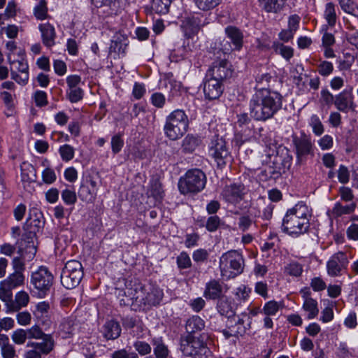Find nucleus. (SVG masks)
I'll list each match as a JSON object with an SVG mask.
<instances>
[{
  "instance_id": "obj_1",
  "label": "nucleus",
  "mask_w": 358,
  "mask_h": 358,
  "mask_svg": "<svg viewBox=\"0 0 358 358\" xmlns=\"http://www.w3.org/2000/svg\"><path fill=\"white\" fill-rule=\"evenodd\" d=\"M250 115L257 121L272 118L282 106V96L264 87L257 90L250 101Z\"/></svg>"
},
{
  "instance_id": "obj_2",
  "label": "nucleus",
  "mask_w": 358,
  "mask_h": 358,
  "mask_svg": "<svg viewBox=\"0 0 358 358\" xmlns=\"http://www.w3.org/2000/svg\"><path fill=\"white\" fill-rule=\"evenodd\" d=\"M311 216L308 206L303 202L297 203L287 210L283 220V231L291 236H299L307 231L309 228V220Z\"/></svg>"
},
{
  "instance_id": "obj_3",
  "label": "nucleus",
  "mask_w": 358,
  "mask_h": 358,
  "mask_svg": "<svg viewBox=\"0 0 358 358\" xmlns=\"http://www.w3.org/2000/svg\"><path fill=\"white\" fill-rule=\"evenodd\" d=\"M128 296L120 299V305L129 306L131 302L143 303L145 306H156L162 301L164 293L157 285L148 283L135 284L133 287L127 289Z\"/></svg>"
},
{
  "instance_id": "obj_4",
  "label": "nucleus",
  "mask_w": 358,
  "mask_h": 358,
  "mask_svg": "<svg viewBox=\"0 0 358 358\" xmlns=\"http://www.w3.org/2000/svg\"><path fill=\"white\" fill-rule=\"evenodd\" d=\"M188 126L189 119L185 111L176 109L166 116L163 129L169 139L176 141L187 132Z\"/></svg>"
},
{
  "instance_id": "obj_5",
  "label": "nucleus",
  "mask_w": 358,
  "mask_h": 358,
  "mask_svg": "<svg viewBox=\"0 0 358 358\" xmlns=\"http://www.w3.org/2000/svg\"><path fill=\"white\" fill-rule=\"evenodd\" d=\"M219 267L224 280L240 275L244 268V259L241 252L232 250L223 253L220 257Z\"/></svg>"
},
{
  "instance_id": "obj_6",
  "label": "nucleus",
  "mask_w": 358,
  "mask_h": 358,
  "mask_svg": "<svg viewBox=\"0 0 358 358\" xmlns=\"http://www.w3.org/2000/svg\"><path fill=\"white\" fill-rule=\"evenodd\" d=\"M205 173L198 169H191L181 176L178 181V189L182 194H196L206 186Z\"/></svg>"
},
{
  "instance_id": "obj_7",
  "label": "nucleus",
  "mask_w": 358,
  "mask_h": 358,
  "mask_svg": "<svg viewBox=\"0 0 358 358\" xmlns=\"http://www.w3.org/2000/svg\"><path fill=\"white\" fill-rule=\"evenodd\" d=\"M180 349L184 355L194 358L206 357L210 352L201 336L187 334L181 338Z\"/></svg>"
},
{
  "instance_id": "obj_8",
  "label": "nucleus",
  "mask_w": 358,
  "mask_h": 358,
  "mask_svg": "<svg viewBox=\"0 0 358 358\" xmlns=\"http://www.w3.org/2000/svg\"><path fill=\"white\" fill-rule=\"evenodd\" d=\"M83 277V266L76 260L66 263L61 274V283L66 289H73L78 286Z\"/></svg>"
},
{
  "instance_id": "obj_9",
  "label": "nucleus",
  "mask_w": 358,
  "mask_h": 358,
  "mask_svg": "<svg viewBox=\"0 0 358 358\" xmlns=\"http://www.w3.org/2000/svg\"><path fill=\"white\" fill-rule=\"evenodd\" d=\"M54 277L47 267L41 266L33 271L30 277V283L37 290L40 297H43L53 285Z\"/></svg>"
},
{
  "instance_id": "obj_10",
  "label": "nucleus",
  "mask_w": 358,
  "mask_h": 358,
  "mask_svg": "<svg viewBox=\"0 0 358 358\" xmlns=\"http://www.w3.org/2000/svg\"><path fill=\"white\" fill-rule=\"evenodd\" d=\"M20 59H11V54L8 53L7 58L10 65V75L12 79L21 85H25L29 80V66L24 59V52L20 50L18 53Z\"/></svg>"
},
{
  "instance_id": "obj_11",
  "label": "nucleus",
  "mask_w": 358,
  "mask_h": 358,
  "mask_svg": "<svg viewBox=\"0 0 358 358\" xmlns=\"http://www.w3.org/2000/svg\"><path fill=\"white\" fill-rule=\"evenodd\" d=\"M292 143L295 148L296 160L301 163L307 157L314 155V145L310 136L305 132H301L299 136L292 135Z\"/></svg>"
},
{
  "instance_id": "obj_12",
  "label": "nucleus",
  "mask_w": 358,
  "mask_h": 358,
  "mask_svg": "<svg viewBox=\"0 0 358 358\" xmlns=\"http://www.w3.org/2000/svg\"><path fill=\"white\" fill-rule=\"evenodd\" d=\"M25 277L21 271L13 272L0 282V299L10 301L13 298L12 290L24 283Z\"/></svg>"
},
{
  "instance_id": "obj_13",
  "label": "nucleus",
  "mask_w": 358,
  "mask_h": 358,
  "mask_svg": "<svg viewBox=\"0 0 358 358\" xmlns=\"http://www.w3.org/2000/svg\"><path fill=\"white\" fill-rule=\"evenodd\" d=\"M99 185L94 177L89 176L83 180L78 189V196L84 202L92 203L96 199Z\"/></svg>"
},
{
  "instance_id": "obj_14",
  "label": "nucleus",
  "mask_w": 358,
  "mask_h": 358,
  "mask_svg": "<svg viewBox=\"0 0 358 358\" xmlns=\"http://www.w3.org/2000/svg\"><path fill=\"white\" fill-rule=\"evenodd\" d=\"M231 65L226 59L215 60L206 72L208 76L222 82L224 80L231 77Z\"/></svg>"
},
{
  "instance_id": "obj_15",
  "label": "nucleus",
  "mask_w": 358,
  "mask_h": 358,
  "mask_svg": "<svg viewBox=\"0 0 358 358\" xmlns=\"http://www.w3.org/2000/svg\"><path fill=\"white\" fill-rule=\"evenodd\" d=\"M349 261L346 253L339 251L334 254L327 262V271L331 277L338 276L345 270Z\"/></svg>"
},
{
  "instance_id": "obj_16",
  "label": "nucleus",
  "mask_w": 358,
  "mask_h": 358,
  "mask_svg": "<svg viewBox=\"0 0 358 358\" xmlns=\"http://www.w3.org/2000/svg\"><path fill=\"white\" fill-rule=\"evenodd\" d=\"M209 152L215 159L218 166L226 164V159L229 157V151L226 148V143L222 138L215 136L211 140L209 145Z\"/></svg>"
},
{
  "instance_id": "obj_17",
  "label": "nucleus",
  "mask_w": 358,
  "mask_h": 358,
  "mask_svg": "<svg viewBox=\"0 0 358 358\" xmlns=\"http://www.w3.org/2000/svg\"><path fill=\"white\" fill-rule=\"evenodd\" d=\"M206 18L201 14L185 17L181 24V29L186 37L191 38L196 34L201 27L206 25Z\"/></svg>"
},
{
  "instance_id": "obj_18",
  "label": "nucleus",
  "mask_w": 358,
  "mask_h": 358,
  "mask_svg": "<svg viewBox=\"0 0 358 358\" xmlns=\"http://www.w3.org/2000/svg\"><path fill=\"white\" fill-rule=\"evenodd\" d=\"M67 84L66 96L71 103H77L83 98L84 91L80 87L81 78L78 75H70L66 78Z\"/></svg>"
},
{
  "instance_id": "obj_19",
  "label": "nucleus",
  "mask_w": 358,
  "mask_h": 358,
  "mask_svg": "<svg viewBox=\"0 0 358 358\" xmlns=\"http://www.w3.org/2000/svg\"><path fill=\"white\" fill-rule=\"evenodd\" d=\"M222 81L206 75L203 90L205 97L209 100L218 99L223 92Z\"/></svg>"
},
{
  "instance_id": "obj_20",
  "label": "nucleus",
  "mask_w": 358,
  "mask_h": 358,
  "mask_svg": "<svg viewBox=\"0 0 358 358\" xmlns=\"http://www.w3.org/2000/svg\"><path fill=\"white\" fill-rule=\"evenodd\" d=\"M352 90H344L335 96L334 105L339 111L347 113L353 106Z\"/></svg>"
},
{
  "instance_id": "obj_21",
  "label": "nucleus",
  "mask_w": 358,
  "mask_h": 358,
  "mask_svg": "<svg viewBox=\"0 0 358 358\" xmlns=\"http://www.w3.org/2000/svg\"><path fill=\"white\" fill-rule=\"evenodd\" d=\"M6 303L8 310L12 312H17L21 308L26 307L29 301V296L25 291H20L15 294V299L3 301Z\"/></svg>"
},
{
  "instance_id": "obj_22",
  "label": "nucleus",
  "mask_w": 358,
  "mask_h": 358,
  "mask_svg": "<svg viewBox=\"0 0 358 358\" xmlns=\"http://www.w3.org/2000/svg\"><path fill=\"white\" fill-rule=\"evenodd\" d=\"M44 221L42 213L38 210H34L30 212L29 217L24 224V229L29 231H34L36 235L41 229L43 227Z\"/></svg>"
},
{
  "instance_id": "obj_23",
  "label": "nucleus",
  "mask_w": 358,
  "mask_h": 358,
  "mask_svg": "<svg viewBox=\"0 0 358 358\" xmlns=\"http://www.w3.org/2000/svg\"><path fill=\"white\" fill-rule=\"evenodd\" d=\"M225 34L232 43L231 50H240L243 47V34L237 27L228 26L225 28Z\"/></svg>"
},
{
  "instance_id": "obj_24",
  "label": "nucleus",
  "mask_w": 358,
  "mask_h": 358,
  "mask_svg": "<svg viewBox=\"0 0 358 358\" xmlns=\"http://www.w3.org/2000/svg\"><path fill=\"white\" fill-rule=\"evenodd\" d=\"M243 187L236 184L226 186L222 192V196L229 203H236L243 198Z\"/></svg>"
},
{
  "instance_id": "obj_25",
  "label": "nucleus",
  "mask_w": 358,
  "mask_h": 358,
  "mask_svg": "<svg viewBox=\"0 0 358 358\" xmlns=\"http://www.w3.org/2000/svg\"><path fill=\"white\" fill-rule=\"evenodd\" d=\"M23 239L21 241V250H24L29 259L34 257L36 253V238L34 231H29L23 235Z\"/></svg>"
},
{
  "instance_id": "obj_26",
  "label": "nucleus",
  "mask_w": 358,
  "mask_h": 358,
  "mask_svg": "<svg viewBox=\"0 0 358 358\" xmlns=\"http://www.w3.org/2000/svg\"><path fill=\"white\" fill-rule=\"evenodd\" d=\"M43 43L48 48L52 47L55 44L56 33L55 27L50 23H43L39 25Z\"/></svg>"
},
{
  "instance_id": "obj_27",
  "label": "nucleus",
  "mask_w": 358,
  "mask_h": 358,
  "mask_svg": "<svg viewBox=\"0 0 358 358\" xmlns=\"http://www.w3.org/2000/svg\"><path fill=\"white\" fill-rule=\"evenodd\" d=\"M1 355L3 358H15L17 357L15 347L10 343L7 335L0 334Z\"/></svg>"
},
{
  "instance_id": "obj_28",
  "label": "nucleus",
  "mask_w": 358,
  "mask_h": 358,
  "mask_svg": "<svg viewBox=\"0 0 358 358\" xmlns=\"http://www.w3.org/2000/svg\"><path fill=\"white\" fill-rule=\"evenodd\" d=\"M222 291V289L220 282L213 280L206 284L203 295L207 299H215L221 296Z\"/></svg>"
},
{
  "instance_id": "obj_29",
  "label": "nucleus",
  "mask_w": 358,
  "mask_h": 358,
  "mask_svg": "<svg viewBox=\"0 0 358 358\" xmlns=\"http://www.w3.org/2000/svg\"><path fill=\"white\" fill-rule=\"evenodd\" d=\"M42 342H31L27 343V347H33L36 350H39L44 354L49 353L52 349L54 345L53 340L50 335H46L41 338Z\"/></svg>"
},
{
  "instance_id": "obj_30",
  "label": "nucleus",
  "mask_w": 358,
  "mask_h": 358,
  "mask_svg": "<svg viewBox=\"0 0 358 358\" xmlns=\"http://www.w3.org/2000/svg\"><path fill=\"white\" fill-rule=\"evenodd\" d=\"M260 6L266 12L278 13L280 12L285 3L281 0H258Z\"/></svg>"
},
{
  "instance_id": "obj_31",
  "label": "nucleus",
  "mask_w": 358,
  "mask_h": 358,
  "mask_svg": "<svg viewBox=\"0 0 358 358\" xmlns=\"http://www.w3.org/2000/svg\"><path fill=\"white\" fill-rule=\"evenodd\" d=\"M356 204L352 203L349 205L343 206L340 202H336L331 210V214L334 217H338L343 215H348L355 211Z\"/></svg>"
},
{
  "instance_id": "obj_32",
  "label": "nucleus",
  "mask_w": 358,
  "mask_h": 358,
  "mask_svg": "<svg viewBox=\"0 0 358 358\" xmlns=\"http://www.w3.org/2000/svg\"><path fill=\"white\" fill-rule=\"evenodd\" d=\"M204 321L198 315H192L189 317L185 325V329L188 334H192L204 328Z\"/></svg>"
},
{
  "instance_id": "obj_33",
  "label": "nucleus",
  "mask_w": 358,
  "mask_h": 358,
  "mask_svg": "<svg viewBox=\"0 0 358 358\" xmlns=\"http://www.w3.org/2000/svg\"><path fill=\"white\" fill-rule=\"evenodd\" d=\"M121 333L119 324L113 320L108 321L104 325V336L107 339H115Z\"/></svg>"
},
{
  "instance_id": "obj_34",
  "label": "nucleus",
  "mask_w": 358,
  "mask_h": 358,
  "mask_svg": "<svg viewBox=\"0 0 358 358\" xmlns=\"http://www.w3.org/2000/svg\"><path fill=\"white\" fill-rule=\"evenodd\" d=\"M324 17L330 27H334L336 23L337 15L334 3L329 2L325 5Z\"/></svg>"
},
{
  "instance_id": "obj_35",
  "label": "nucleus",
  "mask_w": 358,
  "mask_h": 358,
  "mask_svg": "<svg viewBox=\"0 0 358 358\" xmlns=\"http://www.w3.org/2000/svg\"><path fill=\"white\" fill-rule=\"evenodd\" d=\"M172 0H152L151 4L152 10L157 14H166Z\"/></svg>"
},
{
  "instance_id": "obj_36",
  "label": "nucleus",
  "mask_w": 358,
  "mask_h": 358,
  "mask_svg": "<svg viewBox=\"0 0 358 358\" xmlns=\"http://www.w3.org/2000/svg\"><path fill=\"white\" fill-rule=\"evenodd\" d=\"M199 139L192 135H187L182 143V150L185 153H192L199 145Z\"/></svg>"
},
{
  "instance_id": "obj_37",
  "label": "nucleus",
  "mask_w": 358,
  "mask_h": 358,
  "mask_svg": "<svg viewBox=\"0 0 358 358\" xmlns=\"http://www.w3.org/2000/svg\"><path fill=\"white\" fill-rule=\"evenodd\" d=\"M272 48L276 54L280 55L286 60H289L294 55L293 48L284 45L280 43H274L272 45Z\"/></svg>"
},
{
  "instance_id": "obj_38",
  "label": "nucleus",
  "mask_w": 358,
  "mask_h": 358,
  "mask_svg": "<svg viewBox=\"0 0 358 358\" xmlns=\"http://www.w3.org/2000/svg\"><path fill=\"white\" fill-rule=\"evenodd\" d=\"M308 124L312 128L313 133L317 136H321L324 131V127L319 116L313 114L308 120Z\"/></svg>"
},
{
  "instance_id": "obj_39",
  "label": "nucleus",
  "mask_w": 358,
  "mask_h": 358,
  "mask_svg": "<svg viewBox=\"0 0 358 358\" xmlns=\"http://www.w3.org/2000/svg\"><path fill=\"white\" fill-rule=\"evenodd\" d=\"M152 343L155 346L154 353L157 358H167L169 349L161 339H154Z\"/></svg>"
},
{
  "instance_id": "obj_40",
  "label": "nucleus",
  "mask_w": 358,
  "mask_h": 358,
  "mask_svg": "<svg viewBox=\"0 0 358 358\" xmlns=\"http://www.w3.org/2000/svg\"><path fill=\"white\" fill-rule=\"evenodd\" d=\"M338 3L345 13L358 16V7L352 0H338Z\"/></svg>"
},
{
  "instance_id": "obj_41",
  "label": "nucleus",
  "mask_w": 358,
  "mask_h": 358,
  "mask_svg": "<svg viewBox=\"0 0 358 358\" xmlns=\"http://www.w3.org/2000/svg\"><path fill=\"white\" fill-rule=\"evenodd\" d=\"M302 272L303 266L296 262H291L285 266V273L291 276L299 277Z\"/></svg>"
},
{
  "instance_id": "obj_42",
  "label": "nucleus",
  "mask_w": 358,
  "mask_h": 358,
  "mask_svg": "<svg viewBox=\"0 0 358 358\" xmlns=\"http://www.w3.org/2000/svg\"><path fill=\"white\" fill-rule=\"evenodd\" d=\"M59 153L63 161L69 162L74 157L75 149L69 144H64L59 147Z\"/></svg>"
},
{
  "instance_id": "obj_43",
  "label": "nucleus",
  "mask_w": 358,
  "mask_h": 358,
  "mask_svg": "<svg viewBox=\"0 0 358 358\" xmlns=\"http://www.w3.org/2000/svg\"><path fill=\"white\" fill-rule=\"evenodd\" d=\"M61 196L64 203L69 206H73L77 201L76 192L69 188L62 190Z\"/></svg>"
},
{
  "instance_id": "obj_44",
  "label": "nucleus",
  "mask_w": 358,
  "mask_h": 358,
  "mask_svg": "<svg viewBox=\"0 0 358 358\" xmlns=\"http://www.w3.org/2000/svg\"><path fill=\"white\" fill-rule=\"evenodd\" d=\"M222 220L217 215L210 216L206 221V228L210 232L217 231L222 224Z\"/></svg>"
},
{
  "instance_id": "obj_45",
  "label": "nucleus",
  "mask_w": 358,
  "mask_h": 358,
  "mask_svg": "<svg viewBox=\"0 0 358 358\" xmlns=\"http://www.w3.org/2000/svg\"><path fill=\"white\" fill-rule=\"evenodd\" d=\"M196 6L202 10H208L220 4L221 0H194Z\"/></svg>"
},
{
  "instance_id": "obj_46",
  "label": "nucleus",
  "mask_w": 358,
  "mask_h": 358,
  "mask_svg": "<svg viewBox=\"0 0 358 358\" xmlns=\"http://www.w3.org/2000/svg\"><path fill=\"white\" fill-rule=\"evenodd\" d=\"M284 305L281 302L270 301L265 303L264 306V313H275L278 311L284 310Z\"/></svg>"
},
{
  "instance_id": "obj_47",
  "label": "nucleus",
  "mask_w": 358,
  "mask_h": 358,
  "mask_svg": "<svg viewBox=\"0 0 358 358\" xmlns=\"http://www.w3.org/2000/svg\"><path fill=\"white\" fill-rule=\"evenodd\" d=\"M176 263L178 267L180 269H185L191 267L192 261L189 255L186 252H182L177 257Z\"/></svg>"
},
{
  "instance_id": "obj_48",
  "label": "nucleus",
  "mask_w": 358,
  "mask_h": 358,
  "mask_svg": "<svg viewBox=\"0 0 358 358\" xmlns=\"http://www.w3.org/2000/svg\"><path fill=\"white\" fill-rule=\"evenodd\" d=\"M150 102L155 107L162 108L166 103V97L162 93L155 92L150 96Z\"/></svg>"
},
{
  "instance_id": "obj_49",
  "label": "nucleus",
  "mask_w": 358,
  "mask_h": 358,
  "mask_svg": "<svg viewBox=\"0 0 358 358\" xmlns=\"http://www.w3.org/2000/svg\"><path fill=\"white\" fill-rule=\"evenodd\" d=\"M11 338L15 344L22 345L25 343L28 336L26 330L17 329L13 333Z\"/></svg>"
},
{
  "instance_id": "obj_50",
  "label": "nucleus",
  "mask_w": 358,
  "mask_h": 358,
  "mask_svg": "<svg viewBox=\"0 0 358 358\" xmlns=\"http://www.w3.org/2000/svg\"><path fill=\"white\" fill-rule=\"evenodd\" d=\"M272 77L269 73H262L261 75H259L256 77V88L257 90H261L263 87L264 88H266V87H268V83H270Z\"/></svg>"
},
{
  "instance_id": "obj_51",
  "label": "nucleus",
  "mask_w": 358,
  "mask_h": 358,
  "mask_svg": "<svg viewBox=\"0 0 358 358\" xmlns=\"http://www.w3.org/2000/svg\"><path fill=\"white\" fill-rule=\"evenodd\" d=\"M47 6L45 1L41 0L34 8V15L39 20H43L47 15Z\"/></svg>"
},
{
  "instance_id": "obj_52",
  "label": "nucleus",
  "mask_w": 358,
  "mask_h": 358,
  "mask_svg": "<svg viewBox=\"0 0 358 358\" xmlns=\"http://www.w3.org/2000/svg\"><path fill=\"white\" fill-rule=\"evenodd\" d=\"M350 171L348 169L341 164L338 169V180L342 184H347L350 180Z\"/></svg>"
},
{
  "instance_id": "obj_53",
  "label": "nucleus",
  "mask_w": 358,
  "mask_h": 358,
  "mask_svg": "<svg viewBox=\"0 0 358 358\" xmlns=\"http://www.w3.org/2000/svg\"><path fill=\"white\" fill-rule=\"evenodd\" d=\"M134 347L142 356L150 354L152 350L150 345L144 341H136L134 344Z\"/></svg>"
},
{
  "instance_id": "obj_54",
  "label": "nucleus",
  "mask_w": 358,
  "mask_h": 358,
  "mask_svg": "<svg viewBox=\"0 0 358 358\" xmlns=\"http://www.w3.org/2000/svg\"><path fill=\"white\" fill-rule=\"evenodd\" d=\"M124 145V141L120 134L115 135L111 138V148L114 154L120 152Z\"/></svg>"
},
{
  "instance_id": "obj_55",
  "label": "nucleus",
  "mask_w": 358,
  "mask_h": 358,
  "mask_svg": "<svg viewBox=\"0 0 358 358\" xmlns=\"http://www.w3.org/2000/svg\"><path fill=\"white\" fill-rule=\"evenodd\" d=\"M34 99L36 105L38 107H43L48 104V96L45 92L38 90L34 93Z\"/></svg>"
},
{
  "instance_id": "obj_56",
  "label": "nucleus",
  "mask_w": 358,
  "mask_h": 358,
  "mask_svg": "<svg viewBox=\"0 0 358 358\" xmlns=\"http://www.w3.org/2000/svg\"><path fill=\"white\" fill-rule=\"evenodd\" d=\"M317 143L322 150H329L334 145L333 137L326 134L317 141Z\"/></svg>"
},
{
  "instance_id": "obj_57",
  "label": "nucleus",
  "mask_w": 358,
  "mask_h": 358,
  "mask_svg": "<svg viewBox=\"0 0 358 358\" xmlns=\"http://www.w3.org/2000/svg\"><path fill=\"white\" fill-rule=\"evenodd\" d=\"M42 179L45 184H52L56 179V173L55 171L50 168H45L42 172Z\"/></svg>"
},
{
  "instance_id": "obj_58",
  "label": "nucleus",
  "mask_w": 358,
  "mask_h": 358,
  "mask_svg": "<svg viewBox=\"0 0 358 358\" xmlns=\"http://www.w3.org/2000/svg\"><path fill=\"white\" fill-rule=\"evenodd\" d=\"M334 70L333 64L328 61H323L318 66V72L322 76L330 75Z\"/></svg>"
},
{
  "instance_id": "obj_59",
  "label": "nucleus",
  "mask_w": 358,
  "mask_h": 358,
  "mask_svg": "<svg viewBox=\"0 0 358 358\" xmlns=\"http://www.w3.org/2000/svg\"><path fill=\"white\" fill-rule=\"evenodd\" d=\"M163 190L161 185L155 181L152 183L150 189L149 190V194L155 197L156 199H161L163 197Z\"/></svg>"
},
{
  "instance_id": "obj_60",
  "label": "nucleus",
  "mask_w": 358,
  "mask_h": 358,
  "mask_svg": "<svg viewBox=\"0 0 358 358\" xmlns=\"http://www.w3.org/2000/svg\"><path fill=\"white\" fill-rule=\"evenodd\" d=\"M26 331L27 333L28 338L40 339L47 335L45 334L37 325H35L31 328L26 330Z\"/></svg>"
},
{
  "instance_id": "obj_61",
  "label": "nucleus",
  "mask_w": 358,
  "mask_h": 358,
  "mask_svg": "<svg viewBox=\"0 0 358 358\" xmlns=\"http://www.w3.org/2000/svg\"><path fill=\"white\" fill-rule=\"evenodd\" d=\"M339 194L341 200L345 202L351 201L354 199L352 190L348 187H341L339 188Z\"/></svg>"
},
{
  "instance_id": "obj_62",
  "label": "nucleus",
  "mask_w": 358,
  "mask_h": 358,
  "mask_svg": "<svg viewBox=\"0 0 358 358\" xmlns=\"http://www.w3.org/2000/svg\"><path fill=\"white\" fill-rule=\"evenodd\" d=\"M146 92L145 85L139 83H135L132 90V95L135 99H141Z\"/></svg>"
},
{
  "instance_id": "obj_63",
  "label": "nucleus",
  "mask_w": 358,
  "mask_h": 358,
  "mask_svg": "<svg viewBox=\"0 0 358 358\" xmlns=\"http://www.w3.org/2000/svg\"><path fill=\"white\" fill-rule=\"evenodd\" d=\"M346 235L350 240L358 241V224H351L347 229Z\"/></svg>"
},
{
  "instance_id": "obj_64",
  "label": "nucleus",
  "mask_w": 358,
  "mask_h": 358,
  "mask_svg": "<svg viewBox=\"0 0 358 358\" xmlns=\"http://www.w3.org/2000/svg\"><path fill=\"white\" fill-rule=\"evenodd\" d=\"M111 358H138L137 354L135 352H128L125 349L115 351Z\"/></svg>"
}]
</instances>
